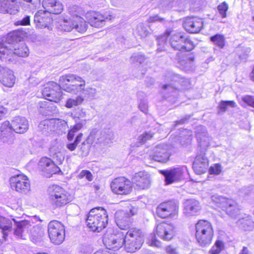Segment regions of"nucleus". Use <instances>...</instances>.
Returning <instances> with one entry per match:
<instances>
[{
  "label": "nucleus",
  "instance_id": "obj_45",
  "mask_svg": "<svg viewBox=\"0 0 254 254\" xmlns=\"http://www.w3.org/2000/svg\"><path fill=\"white\" fill-rule=\"evenodd\" d=\"M153 136V134L149 131L140 135L138 138L137 146H139L144 143L147 140L150 139Z\"/></svg>",
  "mask_w": 254,
  "mask_h": 254
},
{
  "label": "nucleus",
  "instance_id": "obj_55",
  "mask_svg": "<svg viewBox=\"0 0 254 254\" xmlns=\"http://www.w3.org/2000/svg\"><path fill=\"white\" fill-rule=\"evenodd\" d=\"M30 16L26 15L22 19L18 20L15 22L14 24L15 25H23L26 26L30 24Z\"/></svg>",
  "mask_w": 254,
  "mask_h": 254
},
{
  "label": "nucleus",
  "instance_id": "obj_57",
  "mask_svg": "<svg viewBox=\"0 0 254 254\" xmlns=\"http://www.w3.org/2000/svg\"><path fill=\"white\" fill-rule=\"evenodd\" d=\"M242 101L248 105L254 108V96H245L242 97Z\"/></svg>",
  "mask_w": 254,
  "mask_h": 254
},
{
  "label": "nucleus",
  "instance_id": "obj_44",
  "mask_svg": "<svg viewBox=\"0 0 254 254\" xmlns=\"http://www.w3.org/2000/svg\"><path fill=\"white\" fill-rule=\"evenodd\" d=\"M222 197L218 194H214L212 196L211 199L213 204L212 207L220 211L222 209Z\"/></svg>",
  "mask_w": 254,
  "mask_h": 254
},
{
  "label": "nucleus",
  "instance_id": "obj_18",
  "mask_svg": "<svg viewBox=\"0 0 254 254\" xmlns=\"http://www.w3.org/2000/svg\"><path fill=\"white\" fill-rule=\"evenodd\" d=\"M103 241L108 249L118 250L124 245V232L111 234L110 235L106 234Z\"/></svg>",
  "mask_w": 254,
  "mask_h": 254
},
{
  "label": "nucleus",
  "instance_id": "obj_35",
  "mask_svg": "<svg viewBox=\"0 0 254 254\" xmlns=\"http://www.w3.org/2000/svg\"><path fill=\"white\" fill-rule=\"evenodd\" d=\"M31 233V240L34 243L41 242L45 236L44 229L40 225H33L31 223V227L29 229Z\"/></svg>",
  "mask_w": 254,
  "mask_h": 254
},
{
  "label": "nucleus",
  "instance_id": "obj_56",
  "mask_svg": "<svg viewBox=\"0 0 254 254\" xmlns=\"http://www.w3.org/2000/svg\"><path fill=\"white\" fill-rule=\"evenodd\" d=\"M166 80L168 81H175V83L180 81V77L178 74H176L173 72H169L166 76Z\"/></svg>",
  "mask_w": 254,
  "mask_h": 254
},
{
  "label": "nucleus",
  "instance_id": "obj_12",
  "mask_svg": "<svg viewBox=\"0 0 254 254\" xmlns=\"http://www.w3.org/2000/svg\"><path fill=\"white\" fill-rule=\"evenodd\" d=\"M112 191L118 194L126 195L132 190V183L125 177H119L114 179L111 183Z\"/></svg>",
  "mask_w": 254,
  "mask_h": 254
},
{
  "label": "nucleus",
  "instance_id": "obj_51",
  "mask_svg": "<svg viewBox=\"0 0 254 254\" xmlns=\"http://www.w3.org/2000/svg\"><path fill=\"white\" fill-rule=\"evenodd\" d=\"M148 243L151 246L160 247L161 246V242L156 239L155 235L151 234L148 238Z\"/></svg>",
  "mask_w": 254,
  "mask_h": 254
},
{
  "label": "nucleus",
  "instance_id": "obj_62",
  "mask_svg": "<svg viewBox=\"0 0 254 254\" xmlns=\"http://www.w3.org/2000/svg\"><path fill=\"white\" fill-rule=\"evenodd\" d=\"M7 113V109L0 105V121L5 116Z\"/></svg>",
  "mask_w": 254,
  "mask_h": 254
},
{
  "label": "nucleus",
  "instance_id": "obj_26",
  "mask_svg": "<svg viewBox=\"0 0 254 254\" xmlns=\"http://www.w3.org/2000/svg\"><path fill=\"white\" fill-rule=\"evenodd\" d=\"M51 13L45 10H39L34 16V22L36 26L40 28H45L52 21L50 16Z\"/></svg>",
  "mask_w": 254,
  "mask_h": 254
},
{
  "label": "nucleus",
  "instance_id": "obj_58",
  "mask_svg": "<svg viewBox=\"0 0 254 254\" xmlns=\"http://www.w3.org/2000/svg\"><path fill=\"white\" fill-rule=\"evenodd\" d=\"M89 141L92 142L91 140L87 139L86 141H84L81 144V150L84 155H86L88 153L90 147Z\"/></svg>",
  "mask_w": 254,
  "mask_h": 254
},
{
  "label": "nucleus",
  "instance_id": "obj_3",
  "mask_svg": "<svg viewBox=\"0 0 254 254\" xmlns=\"http://www.w3.org/2000/svg\"><path fill=\"white\" fill-rule=\"evenodd\" d=\"M108 221V215L106 210L100 207L91 209L86 220L89 228L93 232H100L106 227Z\"/></svg>",
  "mask_w": 254,
  "mask_h": 254
},
{
  "label": "nucleus",
  "instance_id": "obj_64",
  "mask_svg": "<svg viewBox=\"0 0 254 254\" xmlns=\"http://www.w3.org/2000/svg\"><path fill=\"white\" fill-rule=\"evenodd\" d=\"M244 191L247 195H251L252 193H254V186H249L245 188Z\"/></svg>",
  "mask_w": 254,
  "mask_h": 254
},
{
  "label": "nucleus",
  "instance_id": "obj_49",
  "mask_svg": "<svg viewBox=\"0 0 254 254\" xmlns=\"http://www.w3.org/2000/svg\"><path fill=\"white\" fill-rule=\"evenodd\" d=\"M145 60V56L141 53H134L130 57V61L132 63H143Z\"/></svg>",
  "mask_w": 254,
  "mask_h": 254
},
{
  "label": "nucleus",
  "instance_id": "obj_21",
  "mask_svg": "<svg viewBox=\"0 0 254 254\" xmlns=\"http://www.w3.org/2000/svg\"><path fill=\"white\" fill-rule=\"evenodd\" d=\"M170 155L167 145L159 144L153 148L150 157L156 161L165 163L169 160Z\"/></svg>",
  "mask_w": 254,
  "mask_h": 254
},
{
  "label": "nucleus",
  "instance_id": "obj_2",
  "mask_svg": "<svg viewBox=\"0 0 254 254\" xmlns=\"http://www.w3.org/2000/svg\"><path fill=\"white\" fill-rule=\"evenodd\" d=\"M27 119L23 117L14 118L10 124L8 121L4 122L0 127V137L4 143L11 144L14 139L12 131L17 133H23L28 129Z\"/></svg>",
  "mask_w": 254,
  "mask_h": 254
},
{
  "label": "nucleus",
  "instance_id": "obj_25",
  "mask_svg": "<svg viewBox=\"0 0 254 254\" xmlns=\"http://www.w3.org/2000/svg\"><path fill=\"white\" fill-rule=\"evenodd\" d=\"M0 81L6 87H12L15 82L13 71L7 67L0 65Z\"/></svg>",
  "mask_w": 254,
  "mask_h": 254
},
{
  "label": "nucleus",
  "instance_id": "obj_24",
  "mask_svg": "<svg viewBox=\"0 0 254 254\" xmlns=\"http://www.w3.org/2000/svg\"><path fill=\"white\" fill-rule=\"evenodd\" d=\"M183 25L188 32L196 33L202 28L203 21L197 17H188L185 19Z\"/></svg>",
  "mask_w": 254,
  "mask_h": 254
},
{
  "label": "nucleus",
  "instance_id": "obj_47",
  "mask_svg": "<svg viewBox=\"0 0 254 254\" xmlns=\"http://www.w3.org/2000/svg\"><path fill=\"white\" fill-rule=\"evenodd\" d=\"M82 135L83 134L82 133H78L73 142L67 143V148L70 151L74 150L76 149L77 145L80 142Z\"/></svg>",
  "mask_w": 254,
  "mask_h": 254
},
{
  "label": "nucleus",
  "instance_id": "obj_32",
  "mask_svg": "<svg viewBox=\"0 0 254 254\" xmlns=\"http://www.w3.org/2000/svg\"><path fill=\"white\" fill-rule=\"evenodd\" d=\"M223 207H225L227 214L232 217L238 218L240 215V208L232 199L223 197Z\"/></svg>",
  "mask_w": 254,
  "mask_h": 254
},
{
  "label": "nucleus",
  "instance_id": "obj_42",
  "mask_svg": "<svg viewBox=\"0 0 254 254\" xmlns=\"http://www.w3.org/2000/svg\"><path fill=\"white\" fill-rule=\"evenodd\" d=\"M74 19H75V17L73 15V18H70L69 20L64 19L63 21H61L59 24V28L61 30L64 31L69 32L71 31L73 29V25L74 24Z\"/></svg>",
  "mask_w": 254,
  "mask_h": 254
},
{
  "label": "nucleus",
  "instance_id": "obj_31",
  "mask_svg": "<svg viewBox=\"0 0 254 254\" xmlns=\"http://www.w3.org/2000/svg\"><path fill=\"white\" fill-rule=\"evenodd\" d=\"M200 208L199 202L195 199H189L184 203V213L187 216L196 215Z\"/></svg>",
  "mask_w": 254,
  "mask_h": 254
},
{
  "label": "nucleus",
  "instance_id": "obj_59",
  "mask_svg": "<svg viewBox=\"0 0 254 254\" xmlns=\"http://www.w3.org/2000/svg\"><path fill=\"white\" fill-rule=\"evenodd\" d=\"M223 112L226 110L229 107L235 108L237 106L236 103L233 101H223Z\"/></svg>",
  "mask_w": 254,
  "mask_h": 254
},
{
  "label": "nucleus",
  "instance_id": "obj_37",
  "mask_svg": "<svg viewBox=\"0 0 254 254\" xmlns=\"http://www.w3.org/2000/svg\"><path fill=\"white\" fill-rule=\"evenodd\" d=\"M251 51V49L249 47H238L236 50V54H233L230 57H233L234 55H237V59L233 62L234 64L245 62Z\"/></svg>",
  "mask_w": 254,
  "mask_h": 254
},
{
  "label": "nucleus",
  "instance_id": "obj_1",
  "mask_svg": "<svg viewBox=\"0 0 254 254\" xmlns=\"http://www.w3.org/2000/svg\"><path fill=\"white\" fill-rule=\"evenodd\" d=\"M29 54L27 46L23 42H20V37L17 32L9 33L0 41V59L4 62L16 61V56L25 57Z\"/></svg>",
  "mask_w": 254,
  "mask_h": 254
},
{
  "label": "nucleus",
  "instance_id": "obj_14",
  "mask_svg": "<svg viewBox=\"0 0 254 254\" xmlns=\"http://www.w3.org/2000/svg\"><path fill=\"white\" fill-rule=\"evenodd\" d=\"M62 88L61 84L51 81L48 82L42 91V95L47 100L57 102L61 99Z\"/></svg>",
  "mask_w": 254,
  "mask_h": 254
},
{
  "label": "nucleus",
  "instance_id": "obj_7",
  "mask_svg": "<svg viewBox=\"0 0 254 254\" xmlns=\"http://www.w3.org/2000/svg\"><path fill=\"white\" fill-rule=\"evenodd\" d=\"M48 191L49 201L54 208L63 207L70 201L69 193L58 185L50 186Z\"/></svg>",
  "mask_w": 254,
  "mask_h": 254
},
{
  "label": "nucleus",
  "instance_id": "obj_6",
  "mask_svg": "<svg viewBox=\"0 0 254 254\" xmlns=\"http://www.w3.org/2000/svg\"><path fill=\"white\" fill-rule=\"evenodd\" d=\"M59 83L65 91L77 94L80 89L85 85V81L80 76L74 74H67L60 77Z\"/></svg>",
  "mask_w": 254,
  "mask_h": 254
},
{
  "label": "nucleus",
  "instance_id": "obj_27",
  "mask_svg": "<svg viewBox=\"0 0 254 254\" xmlns=\"http://www.w3.org/2000/svg\"><path fill=\"white\" fill-rule=\"evenodd\" d=\"M19 6L16 0H0V12L15 14L18 11Z\"/></svg>",
  "mask_w": 254,
  "mask_h": 254
},
{
  "label": "nucleus",
  "instance_id": "obj_41",
  "mask_svg": "<svg viewBox=\"0 0 254 254\" xmlns=\"http://www.w3.org/2000/svg\"><path fill=\"white\" fill-rule=\"evenodd\" d=\"M84 99L81 95H78L74 98H70L67 100L65 107L67 108H72L79 106L83 102Z\"/></svg>",
  "mask_w": 254,
  "mask_h": 254
},
{
  "label": "nucleus",
  "instance_id": "obj_15",
  "mask_svg": "<svg viewBox=\"0 0 254 254\" xmlns=\"http://www.w3.org/2000/svg\"><path fill=\"white\" fill-rule=\"evenodd\" d=\"M136 212V209L132 206L128 207L126 211H117L115 214V219L118 226L122 230L128 229L130 223V217Z\"/></svg>",
  "mask_w": 254,
  "mask_h": 254
},
{
  "label": "nucleus",
  "instance_id": "obj_46",
  "mask_svg": "<svg viewBox=\"0 0 254 254\" xmlns=\"http://www.w3.org/2000/svg\"><path fill=\"white\" fill-rule=\"evenodd\" d=\"M210 41L218 49L222 48V35L216 34L210 37Z\"/></svg>",
  "mask_w": 254,
  "mask_h": 254
},
{
  "label": "nucleus",
  "instance_id": "obj_22",
  "mask_svg": "<svg viewBox=\"0 0 254 254\" xmlns=\"http://www.w3.org/2000/svg\"><path fill=\"white\" fill-rule=\"evenodd\" d=\"M38 167L47 178L50 177L52 174L61 172L60 168L56 165L51 159L47 157H43L40 159Z\"/></svg>",
  "mask_w": 254,
  "mask_h": 254
},
{
  "label": "nucleus",
  "instance_id": "obj_33",
  "mask_svg": "<svg viewBox=\"0 0 254 254\" xmlns=\"http://www.w3.org/2000/svg\"><path fill=\"white\" fill-rule=\"evenodd\" d=\"M237 225L240 229L244 231H252L254 229V221L252 217L249 215L244 214L238 217Z\"/></svg>",
  "mask_w": 254,
  "mask_h": 254
},
{
  "label": "nucleus",
  "instance_id": "obj_23",
  "mask_svg": "<svg viewBox=\"0 0 254 254\" xmlns=\"http://www.w3.org/2000/svg\"><path fill=\"white\" fill-rule=\"evenodd\" d=\"M14 222L13 233L17 238L25 239V236L31 227V223L28 220L16 221L12 219Z\"/></svg>",
  "mask_w": 254,
  "mask_h": 254
},
{
  "label": "nucleus",
  "instance_id": "obj_50",
  "mask_svg": "<svg viewBox=\"0 0 254 254\" xmlns=\"http://www.w3.org/2000/svg\"><path fill=\"white\" fill-rule=\"evenodd\" d=\"M136 33L138 35L140 36L141 38H143L148 35V31L143 23H139L136 27Z\"/></svg>",
  "mask_w": 254,
  "mask_h": 254
},
{
  "label": "nucleus",
  "instance_id": "obj_8",
  "mask_svg": "<svg viewBox=\"0 0 254 254\" xmlns=\"http://www.w3.org/2000/svg\"><path fill=\"white\" fill-rule=\"evenodd\" d=\"M170 45L174 50L190 51L194 48L193 42L188 37L182 33H176L171 35Z\"/></svg>",
  "mask_w": 254,
  "mask_h": 254
},
{
  "label": "nucleus",
  "instance_id": "obj_10",
  "mask_svg": "<svg viewBox=\"0 0 254 254\" xmlns=\"http://www.w3.org/2000/svg\"><path fill=\"white\" fill-rule=\"evenodd\" d=\"M48 235L51 241L55 245H60L64 239V227L59 221H51L48 224Z\"/></svg>",
  "mask_w": 254,
  "mask_h": 254
},
{
  "label": "nucleus",
  "instance_id": "obj_39",
  "mask_svg": "<svg viewBox=\"0 0 254 254\" xmlns=\"http://www.w3.org/2000/svg\"><path fill=\"white\" fill-rule=\"evenodd\" d=\"M85 86L82 87V89H80L79 93H81L83 96V98L84 100L86 99H93L95 98L97 93V90L95 88H92L91 87L88 86L87 87H85Z\"/></svg>",
  "mask_w": 254,
  "mask_h": 254
},
{
  "label": "nucleus",
  "instance_id": "obj_38",
  "mask_svg": "<svg viewBox=\"0 0 254 254\" xmlns=\"http://www.w3.org/2000/svg\"><path fill=\"white\" fill-rule=\"evenodd\" d=\"M74 28L77 32L80 33L85 32L87 28V24L86 21L80 16L75 14V19H74Z\"/></svg>",
  "mask_w": 254,
  "mask_h": 254
},
{
  "label": "nucleus",
  "instance_id": "obj_40",
  "mask_svg": "<svg viewBox=\"0 0 254 254\" xmlns=\"http://www.w3.org/2000/svg\"><path fill=\"white\" fill-rule=\"evenodd\" d=\"M181 54H177V60L185 70H189L193 65V58L185 57L184 59L181 58Z\"/></svg>",
  "mask_w": 254,
  "mask_h": 254
},
{
  "label": "nucleus",
  "instance_id": "obj_53",
  "mask_svg": "<svg viewBox=\"0 0 254 254\" xmlns=\"http://www.w3.org/2000/svg\"><path fill=\"white\" fill-rule=\"evenodd\" d=\"M167 38L166 36H161L157 38V42L159 46H162L157 49L158 52L164 51L165 48L164 45L166 44Z\"/></svg>",
  "mask_w": 254,
  "mask_h": 254
},
{
  "label": "nucleus",
  "instance_id": "obj_11",
  "mask_svg": "<svg viewBox=\"0 0 254 254\" xmlns=\"http://www.w3.org/2000/svg\"><path fill=\"white\" fill-rule=\"evenodd\" d=\"M179 203L175 201H168L160 203L156 208L157 215L162 218H174L178 214Z\"/></svg>",
  "mask_w": 254,
  "mask_h": 254
},
{
  "label": "nucleus",
  "instance_id": "obj_28",
  "mask_svg": "<svg viewBox=\"0 0 254 254\" xmlns=\"http://www.w3.org/2000/svg\"><path fill=\"white\" fill-rule=\"evenodd\" d=\"M208 166L207 158L204 154H200L195 157L192 168L196 174H201L206 172Z\"/></svg>",
  "mask_w": 254,
  "mask_h": 254
},
{
  "label": "nucleus",
  "instance_id": "obj_4",
  "mask_svg": "<svg viewBox=\"0 0 254 254\" xmlns=\"http://www.w3.org/2000/svg\"><path fill=\"white\" fill-rule=\"evenodd\" d=\"M213 232L212 226L208 221L200 220L195 224V238L202 247L209 245L211 243Z\"/></svg>",
  "mask_w": 254,
  "mask_h": 254
},
{
  "label": "nucleus",
  "instance_id": "obj_36",
  "mask_svg": "<svg viewBox=\"0 0 254 254\" xmlns=\"http://www.w3.org/2000/svg\"><path fill=\"white\" fill-rule=\"evenodd\" d=\"M179 91L172 84H164L162 86V94L164 98L169 101L174 102L178 95Z\"/></svg>",
  "mask_w": 254,
  "mask_h": 254
},
{
  "label": "nucleus",
  "instance_id": "obj_29",
  "mask_svg": "<svg viewBox=\"0 0 254 254\" xmlns=\"http://www.w3.org/2000/svg\"><path fill=\"white\" fill-rule=\"evenodd\" d=\"M42 5L45 11L55 14L61 13L63 10L62 3L57 0H43Z\"/></svg>",
  "mask_w": 254,
  "mask_h": 254
},
{
  "label": "nucleus",
  "instance_id": "obj_54",
  "mask_svg": "<svg viewBox=\"0 0 254 254\" xmlns=\"http://www.w3.org/2000/svg\"><path fill=\"white\" fill-rule=\"evenodd\" d=\"M221 171V167L219 164H215L213 166H211L209 169L210 174L218 175Z\"/></svg>",
  "mask_w": 254,
  "mask_h": 254
},
{
  "label": "nucleus",
  "instance_id": "obj_13",
  "mask_svg": "<svg viewBox=\"0 0 254 254\" xmlns=\"http://www.w3.org/2000/svg\"><path fill=\"white\" fill-rule=\"evenodd\" d=\"M114 138V133L110 129H107L99 131L94 129L89 135L88 140L96 143L107 145L110 144Z\"/></svg>",
  "mask_w": 254,
  "mask_h": 254
},
{
  "label": "nucleus",
  "instance_id": "obj_17",
  "mask_svg": "<svg viewBox=\"0 0 254 254\" xmlns=\"http://www.w3.org/2000/svg\"><path fill=\"white\" fill-rule=\"evenodd\" d=\"M188 172L186 166H182L173 169L162 170L161 174L165 177L167 185L178 182L184 178L185 174Z\"/></svg>",
  "mask_w": 254,
  "mask_h": 254
},
{
  "label": "nucleus",
  "instance_id": "obj_9",
  "mask_svg": "<svg viewBox=\"0 0 254 254\" xmlns=\"http://www.w3.org/2000/svg\"><path fill=\"white\" fill-rule=\"evenodd\" d=\"M86 18L91 26L100 28L105 25L107 20H111L115 16L110 11H91L87 14Z\"/></svg>",
  "mask_w": 254,
  "mask_h": 254
},
{
  "label": "nucleus",
  "instance_id": "obj_48",
  "mask_svg": "<svg viewBox=\"0 0 254 254\" xmlns=\"http://www.w3.org/2000/svg\"><path fill=\"white\" fill-rule=\"evenodd\" d=\"M222 250V241L220 240H217L214 246L209 251L210 254H219Z\"/></svg>",
  "mask_w": 254,
  "mask_h": 254
},
{
  "label": "nucleus",
  "instance_id": "obj_30",
  "mask_svg": "<svg viewBox=\"0 0 254 254\" xmlns=\"http://www.w3.org/2000/svg\"><path fill=\"white\" fill-rule=\"evenodd\" d=\"M133 182L139 189H147L150 184V176L147 172H139L134 176Z\"/></svg>",
  "mask_w": 254,
  "mask_h": 254
},
{
  "label": "nucleus",
  "instance_id": "obj_43",
  "mask_svg": "<svg viewBox=\"0 0 254 254\" xmlns=\"http://www.w3.org/2000/svg\"><path fill=\"white\" fill-rule=\"evenodd\" d=\"M53 124V120H44L41 121L38 126L39 129L43 132L51 130L52 126Z\"/></svg>",
  "mask_w": 254,
  "mask_h": 254
},
{
  "label": "nucleus",
  "instance_id": "obj_61",
  "mask_svg": "<svg viewBox=\"0 0 254 254\" xmlns=\"http://www.w3.org/2000/svg\"><path fill=\"white\" fill-rule=\"evenodd\" d=\"M165 250L167 254H178L176 248L172 246H167Z\"/></svg>",
  "mask_w": 254,
  "mask_h": 254
},
{
  "label": "nucleus",
  "instance_id": "obj_19",
  "mask_svg": "<svg viewBox=\"0 0 254 254\" xmlns=\"http://www.w3.org/2000/svg\"><path fill=\"white\" fill-rule=\"evenodd\" d=\"M11 188L16 191L26 193L30 190V184L26 176L18 175L12 176L10 179Z\"/></svg>",
  "mask_w": 254,
  "mask_h": 254
},
{
  "label": "nucleus",
  "instance_id": "obj_63",
  "mask_svg": "<svg viewBox=\"0 0 254 254\" xmlns=\"http://www.w3.org/2000/svg\"><path fill=\"white\" fill-rule=\"evenodd\" d=\"M164 20V18L159 17L158 15L151 16L148 20L149 22H154L156 21L162 22Z\"/></svg>",
  "mask_w": 254,
  "mask_h": 254
},
{
  "label": "nucleus",
  "instance_id": "obj_16",
  "mask_svg": "<svg viewBox=\"0 0 254 254\" xmlns=\"http://www.w3.org/2000/svg\"><path fill=\"white\" fill-rule=\"evenodd\" d=\"M72 115L76 124L71 128L67 134V138L69 141L73 139L75 133L83 127L85 122L84 118L86 117V113L83 109H78Z\"/></svg>",
  "mask_w": 254,
  "mask_h": 254
},
{
  "label": "nucleus",
  "instance_id": "obj_52",
  "mask_svg": "<svg viewBox=\"0 0 254 254\" xmlns=\"http://www.w3.org/2000/svg\"><path fill=\"white\" fill-rule=\"evenodd\" d=\"M84 177L89 181H91L93 180V176L91 173L88 170H82L78 175V178L80 179Z\"/></svg>",
  "mask_w": 254,
  "mask_h": 254
},
{
  "label": "nucleus",
  "instance_id": "obj_5",
  "mask_svg": "<svg viewBox=\"0 0 254 254\" xmlns=\"http://www.w3.org/2000/svg\"><path fill=\"white\" fill-rule=\"evenodd\" d=\"M143 242V235L139 229L131 228L126 234L124 233V245L128 253H134L140 249Z\"/></svg>",
  "mask_w": 254,
  "mask_h": 254
},
{
  "label": "nucleus",
  "instance_id": "obj_34",
  "mask_svg": "<svg viewBox=\"0 0 254 254\" xmlns=\"http://www.w3.org/2000/svg\"><path fill=\"white\" fill-rule=\"evenodd\" d=\"M196 133L199 145L202 148L205 149L208 146L209 141V137L207 135L205 127L202 126L198 127Z\"/></svg>",
  "mask_w": 254,
  "mask_h": 254
},
{
  "label": "nucleus",
  "instance_id": "obj_60",
  "mask_svg": "<svg viewBox=\"0 0 254 254\" xmlns=\"http://www.w3.org/2000/svg\"><path fill=\"white\" fill-rule=\"evenodd\" d=\"M138 107L140 111L142 112L146 113L147 111L148 106L146 101H141L139 104Z\"/></svg>",
  "mask_w": 254,
  "mask_h": 254
},
{
  "label": "nucleus",
  "instance_id": "obj_20",
  "mask_svg": "<svg viewBox=\"0 0 254 254\" xmlns=\"http://www.w3.org/2000/svg\"><path fill=\"white\" fill-rule=\"evenodd\" d=\"M156 234L162 240L170 241L175 235L176 227L172 224L161 223L157 224L156 227Z\"/></svg>",
  "mask_w": 254,
  "mask_h": 254
}]
</instances>
